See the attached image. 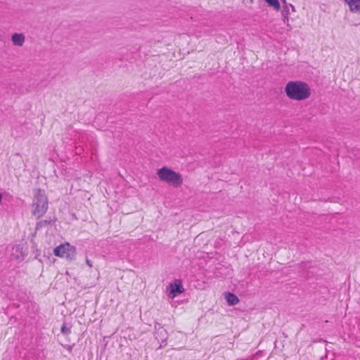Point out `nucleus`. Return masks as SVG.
<instances>
[{
	"label": "nucleus",
	"mask_w": 360,
	"mask_h": 360,
	"mask_svg": "<svg viewBox=\"0 0 360 360\" xmlns=\"http://www.w3.org/2000/svg\"><path fill=\"white\" fill-rule=\"evenodd\" d=\"M284 91L290 99L295 101L305 100L311 95L309 86L306 82L301 81L288 82Z\"/></svg>",
	"instance_id": "obj_1"
},
{
	"label": "nucleus",
	"mask_w": 360,
	"mask_h": 360,
	"mask_svg": "<svg viewBox=\"0 0 360 360\" xmlns=\"http://www.w3.org/2000/svg\"><path fill=\"white\" fill-rule=\"evenodd\" d=\"M48 209V199L45 191L41 189L34 190L32 202V214L37 218L42 217Z\"/></svg>",
	"instance_id": "obj_2"
},
{
	"label": "nucleus",
	"mask_w": 360,
	"mask_h": 360,
	"mask_svg": "<svg viewBox=\"0 0 360 360\" xmlns=\"http://www.w3.org/2000/svg\"><path fill=\"white\" fill-rule=\"evenodd\" d=\"M157 175L160 181L167 183L175 188L179 187L183 184L182 176L167 167L159 169L157 172Z\"/></svg>",
	"instance_id": "obj_3"
},
{
	"label": "nucleus",
	"mask_w": 360,
	"mask_h": 360,
	"mask_svg": "<svg viewBox=\"0 0 360 360\" xmlns=\"http://www.w3.org/2000/svg\"><path fill=\"white\" fill-rule=\"evenodd\" d=\"M56 256L65 258L69 261L75 259L76 248L70 245L68 243L61 244L53 250Z\"/></svg>",
	"instance_id": "obj_4"
},
{
	"label": "nucleus",
	"mask_w": 360,
	"mask_h": 360,
	"mask_svg": "<svg viewBox=\"0 0 360 360\" xmlns=\"http://www.w3.org/2000/svg\"><path fill=\"white\" fill-rule=\"evenodd\" d=\"M184 288L181 280H175L174 283H172L169 285V294L172 295L174 297L184 292Z\"/></svg>",
	"instance_id": "obj_5"
},
{
	"label": "nucleus",
	"mask_w": 360,
	"mask_h": 360,
	"mask_svg": "<svg viewBox=\"0 0 360 360\" xmlns=\"http://www.w3.org/2000/svg\"><path fill=\"white\" fill-rule=\"evenodd\" d=\"M155 337L159 341L161 342L160 348L162 347V343L166 342L168 338V333L164 328H158L157 331H155Z\"/></svg>",
	"instance_id": "obj_6"
},
{
	"label": "nucleus",
	"mask_w": 360,
	"mask_h": 360,
	"mask_svg": "<svg viewBox=\"0 0 360 360\" xmlns=\"http://www.w3.org/2000/svg\"><path fill=\"white\" fill-rule=\"evenodd\" d=\"M225 299L230 306L236 305L239 302L238 297L232 292H226L224 293Z\"/></svg>",
	"instance_id": "obj_7"
},
{
	"label": "nucleus",
	"mask_w": 360,
	"mask_h": 360,
	"mask_svg": "<svg viewBox=\"0 0 360 360\" xmlns=\"http://www.w3.org/2000/svg\"><path fill=\"white\" fill-rule=\"evenodd\" d=\"M11 40L14 45L22 46L25 42V36L21 33H15L12 35Z\"/></svg>",
	"instance_id": "obj_8"
},
{
	"label": "nucleus",
	"mask_w": 360,
	"mask_h": 360,
	"mask_svg": "<svg viewBox=\"0 0 360 360\" xmlns=\"http://www.w3.org/2000/svg\"><path fill=\"white\" fill-rule=\"evenodd\" d=\"M349 6L350 11L360 13V0H344Z\"/></svg>",
	"instance_id": "obj_9"
},
{
	"label": "nucleus",
	"mask_w": 360,
	"mask_h": 360,
	"mask_svg": "<svg viewBox=\"0 0 360 360\" xmlns=\"http://www.w3.org/2000/svg\"><path fill=\"white\" fill-rule=\"evenodd\" d=\"M290 8H291L292 11H295V7L292 4L286 5L282 11V16L284 22H285L286 20H288Z\"/></svg>",
	"instance_id": "obj_10"
},
{
	"label": "nucleus",
	"mask_w": 360,
	"mask_h": 360,
	"mask_svg": "<svg viewBox=\"0 0 360 360\" xmlns=\"http://www.w3.org/2000/svg\"><path fill=\"white\" fill-rule=\"evenodd\" d=\"M51 219L41 220V221L37 222V226H36V229H41L44 226H47L49 224H51Z\"/></svg>",
	"instance_id": "obj_11"
},
{
	"label": "nucleus",
	"mask_w": 360,
	"mask_h": 360,
	"mask_svg": "<svg viewBox=\"0 0 360 360\" xmlns=\"http://www.w3.org/2000/svg\"><path fill=\"white\" fill-rule=\"evenodd\" d=\"M270 6L278 11L281 8L280 3L278 0H268L266 1Z\"/></svg>",
	"instance_id": "obj_12"
},
{
	"label": "nucleus",
	"mask_w": 360,
	"mask_h": 360,
	"mask_svg": "<svg viewBox=\"0 0 360 360\" xmlns=\"http://www.w3.org/2000/svg\"><path fill=\"white\" fill-rule=\"evenodd\" d=\"M352 155L356 159H360V148H354L351 152Z\"/></svg>",
	"instance_id": "obj_13"
},
{
	"label": "nucleus",
	"mask_w": 360,
	"mask_h": 360,
	"mask_svg": "<svg viewBox=\"0 0 360 360\" xmlns=\"http://www.w3.org/2000/svg\"><path fill=\"white\" fill-rule=\"evenodd\" d=\"M61 333L64 335H68L70 333V328L67 327L65 325H63L61 327Z\"/></svg>",
	"instance_id": "obj_14"
},
{
	"label": "nucleus",
	"mask_w": 360,
	"mask_h": 360,
	"mask_svg": "<svg viewBox=\"0 0 360 360\" xmlns=\"http://www.w3.org/2000/svg\"><path fill=\"white\" fill-rule=\"evenodd\" d=\"M163 328L160 323H155V331H157L158 328Z\"/></svg>",
	"instance_id": "obj_15"
},
{
	"label": "nucleus",
	"mask_w": 360,
	"mask_h": 360,
	"mask_svg": "<svg viewBox=\"0 0 360 360\" xmlns=\"http://www.w3.org/2000/svg\"><path fill=\"white\" fill-rule=\"evenodd\" d=\"M86 262L87 264V265L90 267L92 266V262L91 260H89L87 257L86 258Z\"/></svg>",
	"instance_id": "obj_16"
},
{
	"label": "nucleus",
	"mask_w": 360,
	"mask_h": 360,
	"mask_svg": "<svg viewBox=\"0 0 360 360\" xmlns=\"http://www.w3.org/2000/svg\"><path fill=\"white\" fill-rule=\"evenodd\" d=\"M281 1H282V2L283 3V4L285 5V6L286 5H288V4H287V2H286V1H285V0H281Z\"/></svg>",
	"instance_id": "obj_17"
},
{
	"label": "nucleus",
	"mask_w": 360,
	"mask_h": 360,
	"mask_svg": "<svg viewBox=\"0 0 360 360\" xmlns=\"http://www.w3.org/2000/svg\"><path fill=\"white\" fill-rule=\"evenodd\" d=\"M281 1H282V2L283 3V4L285 5V6L286 5H288V4H287V2H286V1H285V0H281Z\"/></svg>",
	"instance_id": "obj_18"
},
{
	"label": "nucleus",
	"mask_w": 360,
	"mask_h": 360,
	"mask_svg": "<svg viewBox=\"0 0 360 360\" xmlns=\"http://www.w3.org/2000/svg\"><path fill=\"white\" fill-rule=\"evenodd\" d=\"M252 359H253V357H251L250 359H241V360H252Z\"/></svg>",
	"instance_id": "obj_19"
}]
</instances>
